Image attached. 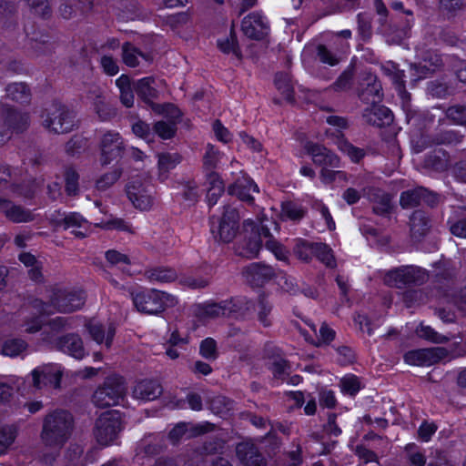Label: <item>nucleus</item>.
Returning a JSON list of instances; mask_svg holds the SVG:
<instances>
[{
  "instance_id": "obj_59",
  "label": "nucleus",
  "mask_w": 466,
  "mask_h": 466,
  "mask_svg": "<svg viewBox=\"0 0 466 466\" xmlns=\"http://www.w3.org/2000/svg\"><path fill=\"white\" fill-rule=\"evenodd\" d=\"M336 336V332L327 323L323 322L319 329L317 341L314 343L317 347L329 345Z\"/></svg>"
},
{
  "instance_id": "obj_60",
  "label": "nucleus",
  "mask_w": 466,
  "mask_h": 466,
  "mask_svg": "<svg viewBox=\"0 0 466 466\" xmlns=\"http://www.w3.org/2000/svg\"><path fill=\"white\" fill-rule=\"evenodd\" d=\"M229 439H210L201 447V454L213 455L224 449Z\"/></svg>"
},
{
  "instance_id": "obj_47",
  "label": "nucleus",
  "mask_w": 466,
  "mask_h": 466,
  "mask_svg": "<svg viewBox=\"0 0 466 466\" xmlns=\"http://www.w3.org/2000/svg\"><path fill=\"white\" fill-rule=\"evenodd\" d=\"M306 209L299 204L287 201L281 205V216L288 219L298 221L304 218Z\"/></svg>"
},
{
  "instance_id": "obj_33",
  "label": "nucleus",
  "mask_w": 466,
  "mask_h": 466,
  "mask_svg": "<svg viewBox=\"0 0 466 466\" xmlns=\"http://www.w3.org/2000/svg\"><path fill=\"white\" fill-rule=\"evenodd\" d=\"M139 57L151 63L152 57L148 54L141 52L137 47L129 42H126L122 46V59L123 62L129 67H136L139 66Z\"/></svg>"
},
{
  "instance_id": "obj_1",
  "label": "nucleus",
  "mask_w": 466,
  "mask_h": 466,
  "mask_svg": "<svg viewBox=\"0 0 466 466\" xmlns=\"http://www.w3.org/2000/svg\"><path fill=\"white\" fill-rule=\"evenodd\" d=\"M246 233L249 232L248 237H245L236 247V252L238 256L252 258L258 256L263 239L265 246L271 250L279 260L287 259V251L274 239L269 232L268 225L263 224L259 227L256 226L253 220L247 219L243 223Z\"/></svg>"
},
{
  "instance_id": "obj_22",
  "label": "nucleus",
  "mask_w": 466,
  "mask_h": 466,
  "mask_svg": "<svg viewBox=\"0 0 466 466\" xmlns=\"http://www.w3.org/2000/svg\"><path fill=\"white\" fill-rule=\"evenodd\" d=\"M306 152L311 156L314 164L321 167H339V157L323 145L308 142L305 145Z\"/></svg>"
},
{
  "instance_id": "obj_45",
  "label": "nucleus",
  "mask_w": 466,
  "mask_h": 466,
  "mask_svg": "<svg viewBox=\"0 0 466 466\" xmlns=\"http://www.w3.org/2000/svg\"><path fill=\"white\" fill-rule=\"evenodd\" d=\"M228 309L225 300L220 302H208L201 307V315L211 319L228 317Z\"/></svg>"
},
{
  "instance_id": "obj_30",
  "label": "nucleus",
  "mask_w": 466,
  "mask_h": 466,
  "mask_svg": "<svg viewBox=\"0 0 466 466\" xmlns=\"http://www.w3.org/2000/svg\"><path fill=\"white\" fill-rule=\"evenodd\" d=\"M0 211L14 223H25L34 219L32 212L19 205L0 198Z\"/></svg>"
},
{
  "instance_id": "obj_56",
  "label": "nucleus",
  "mask_w": 466,
  "mask_h": 466,
  "mask_svg": "<svg viewBox=\"0 0 466 466\" xmlns=\"http://www.w3.org/2000/svg\"><path fill=\"white\" fill-rule=\"evenodd\" d=\"M316 56L321 63L334 66L339 63V57L336 53L328 48L325 45H318L316 47Z\"/></svg>"
},
{
  "instance_id": "obj_46",
  "label": "nucleus",
  "mask_w": 466,
  "mask_h": 466,
  "mask_svg": "<svg viewBox=\"0 0 466 466\" xmlns=\"http://www.w3.org/2000/svg\"><path fill=\"white\" fill-rule=\"evenodd\" d=\"M372 209L375 214L384 216L390 212L391 198L389 194L378 191L374 195Z\"/></svg>"
},
{
  "instance_id": "obj_49",
  "label": "nucleus",
  "mask_w": 466,
  "mask_h": 466,
  "mask_svg": "<svg viewBox=\"0 0 466 466\" xmlns=\"http://www.w3.org/2000/svg\"><path fill=\"white\" fill-rule=\"evenodd\" d=\"M275 85L277 88L284 96L285 99L290 103L294 101L293 86L290 83L289 75L284 73H278L275 77Z\"/></svg>"
},
{
  "instance_id": "obj_11",
  "label": "nucleus",
  "mask_w": 466,
  "mask_h": 466,
  "mask_svg": "<svg viewBox=\"0 0 466 466\" xmlns=\"http://www.w3.org/2000/svg\"><path fill=\"white\" fill-rule=\"evenodd\" d=\"M39 441L33 455L40 464L52 466L60 455L61 450L68 439H37Z\"/></svg>"
},
{
  "instance_id": "obj_44",
  "label": "nucleus",
  "mask_w": 466,
  "mask_h": 466,
  "mask_svg": "<svg viewBox=\"0 0 466 466\" xmlns=\"http://www.w3.org/2000/svg\"><path fill=\"white\" fill-rule=\"evenodd\" d=\"M181 156L177 153H162L158 155V168L163 177L169 170L175 168L181 162Z\"/></svg>"
},
{
  "instance_id": "obj_32",
  "label": "nucleus",
  "mask_w": 466,
  "mask_h": 466,
  "mask_svg": "<svg viewBox=\"0 0 466 466\" xmlns=\"http://www.w3.org/2000/svg\"><path fill=\"white\" fill-rule=\"evenodd\" d=\"M159 114L167 115V116H169L171 118V120L169 122L157 121L154 125L153 129H154L155 133L157 134L162 139H170L176 134V131H177V124L176 123H177V120H178L180 118L181 113L179 112V116L177 117H174L173 116L174 113H172V111L164 107V109H162V112H160Z\"/></svg>"
},
{
  "instance_id": "obj_7",
  "label": "nucleus",
  "mask_w": 466,
  "mask_h": 466,
  "mask_svg": "<svg viewBox=\"0 0 466 466\" xmlns=\"http://www.w3.org/2000/svg\"><path fill=\"white\" fill-rule=\"evenodd\" d=\"M73 415L65 410H56L48 413L43 421V434L53 437H68L74 433Z\"/></svg>"
},
{
  "instance_id": "obj_55",
  "label": "nucleus",
  "mask_w": 466,
  "mask_h": 466,
  "mask_svg": "<svg viewBox=\"0 0 466 466\" xmlns=\"http://www.w3.org/2000/svg\"><path fill=\"white\" fill-rule=\"evenodd\" d=\"M417 333L420 338L436 344L445 343L450 340V337L438 333L430 326L421 325L417 329Z\"/></svg>"
},
{
  "instance_id": "obj_41",
  "label": "nucleus",
  "mask_w": 466,
  "mask_h": 466,
  "mask_svg": "<svg viewBox=\"0 0 466 466\" xmlns=\"http://www.w3.org/2000/svg\"><path fill=\"white\" fill-rule=\"evenodd\" d=\"M218 46L225 54L233 53L236 57L241 59L242 55L238 45L237 35L234 31V28L231 27L229 35L225 39L218 40Z\"/></svg>"
},
{
  "instance_id": "obj_54",
  "label": "nucleus",
  "mask_w": 466,
  "mask_h": 466,
  "mask_svg": "<svg viewBox=\"0 0 466 466\" xmlns=\"http://www.w3.org/2000/svg\"><path fill=\"white\" fill-rule=\"evenodd\" d=\"M66 191L69 196H76L78 193L79 175L74 167H66L65 170Z\"/></svg>"
},
{
  "instance_id": "obj_31",
  "label": "nucleus",
  "mask_w": 466,
  "mask_h": 466,
  "mask_svg": "<svg viewBox=\"0 0 466 466\" xmlns=\"http://www.w3.org/2000/svg\"><path fill=\"white\" fill-rule=\"evenodd\" d=\"M1 114L5 124L14 132L21 133L27 129L29 126V116L27 114L18 112L5 106H2Z\"/></svg>"
},
{
  "instance_id": "obj_19",
  "label": "nucleus",
  "mask_w": 466,
  "mask_h": 466,
  "mask_svg": "<svg viewBox=\"0 0 466 466\" xmlns=\"http://www.w3.org/2000/svg\"><path fill=\"white\" fill-rule=\"evenodd\" d=\"M85 328L94 341L104 344L106 349L111 348L116 334V327L113 323H102L92 319L86 322Z\"/></svg>"
},
{
  "instance_id": "obj_20",
  "label": "nucleus",
  "mask_w": 466,
  "mask_h": 466,
  "mask_svg": "<svg viewBox=\"0 0 466 466\" xmlns=\"http://www.w3.org/2000/svg\"><path fill=\"white\" fill-rule=\"evenodd\" d=\"M241 29L246 36L250 39H263L269 32L267 19L258 13H251L244 17Z\"/></svg>"
},
{
  "instance_id": "obj_29",
  "label": "nucleus",
  "mask_w": 466,
  "mask_h": 466,
  "mask_svg": "<svg viewBox=\"0 0 466 466\" xmlns=\"http://www.w3.org/2000/svg\"><path fill=\"white\" fill-rule=\"evenodd\" d=\"M442 66V59L436 54H429L418 64H411L410 69L416 80L429 77Z\"/></svg>"
},
{
  "instance_id": "obj_13",
  "label": "nucleus",
  "mask_w": 466,
  "mask_h": 466,
  "mask_svg": "<svg viewBox=\"0 0 466 466\" xmlns=\"http://www.w3.org/2000/svg\"><path fill=\"white\" fill-rule=\"evenodd\" d=\"M236 446V456L241 466H267V459L252 442L254 439H243Z\"/></svg>"
},
{
  "instance_id": "obj_16",
  "label": "nucleus",
  "mask_w": 466,
  "mask_h": 466,
  "mask_svg": "<svg viewBox=\"0 0 466 466\" xmlns=\"http://www.w3.org/2000/svg\"><path fill=\"white\" fill-rule=\"evenodd\" d=\"M359 97L367 104L380 103L382 87L375 75L365 71L360 76Z\"/></svg>"
},
{
  "instance_id": "obj_53",
  "label": "nucleus",
  "mask_w": 466,
  "mask_h": 466,
  "mask_svg": "<svg viewBox=\"0 0 466 466\" xmlns=\"http://www.w3.org/2000/svg\"><path fill=\"white\" fill-rule=\"evenodd\" d=\"M463 7V0H440V11L448 18L456 16Z\"/></svg>"
},
{
  "instance_id": "obj_26",
  "label": "nucleus",
  "mask_w": 466,
  "mask_h": 466,
  "mask_svg": "<svg viewBox=\"0 0 466 466\" xmlns=\"http://www.w3.org/2000/svg\"><path fill=\"white\" fill-rule=\"evenodd\" d=\"M410 234L413 241H420L429 233L431 220L422 210H415L410 217Z\"/></svg>"
},
{
  "instance_id": "obj_10",
  "label": "nucleus",
  "mask_w": 466,
  "mask_h": 466,
  "mask_svg": "<svg viewBox=\"0 0 466 466\" xmlns=\"http://www.w3.org/2000/svg\"><path fill=\"white\" fill-rule=\"evenodd\" d=\"M99 148L100 162L106 166L124 155L126 146L119 133L107 131L101 137Z\"/></svg>"
},
{
  "instance_id": "obj_9",
  "label": "nucleus",
  "mask_w": 466,
  "mask_h": 466,
  "mask_svg": "<svg viewBox=\"0 0 466 466\" xmlns=\"http://www.w3.org/2000/svg\"><path fill=\"white\" fill-rule=\"evenodd\" d=\"M240 216L237 208L231 205L224 206L222 217L218 225H212L211 232L214 238L224 243L232 241L238 230Z\"/></svg>"
},
{
  "instance_id": "obj_15",
  "label": "nucleus",
  "mask_w": 466,
  "mask_h": 466,
  "mask_svg": "<svg viewBox=\"0 0 466 466\" xmlns=\"http://www.w3.org/2000/svg\"><path fill=\"white\" fill-rule=\"evenodd\" d=\"M278 275L279 272L274 268L264 263H251L242 269L245 280L254 287H261Z\"/></svg>"
},
{
  "instance_id": "obj_28",
  "label": "nucleus",
  "mask_w": 466,
  "mask_h": 466,
  "mask_svg": "<svg viewBox=\"0 0 466 466\" xmlns=\"http://www.w3.org/2000/svg\"><path fill=\"white\" fill-rule=\"evenodd\" d=\"M56 350L77 360L83 359L86 355L83 340L80 336L76 333H69L59 337V340L56 342Z\"/></svg>"
},
{
  "instance_id": "obj_52",
  "label": "nucleus",
  "mask_w": 466,
  "mask_h": 466,
  "mask_svg": "<svg viewBox=\"0 0 466 466\" xmlns=\"http://www.w3.org/2000/svg\"><path fill=\"white\" fill-rule=\"evenodd\" d=\"M105 258L110 266L117 267L122 270L125 266L131 264L130 258L127 254L121 253L116 249H109L105 253Z\"/></svg>"
},
{
  "instance_id": "obj_64",
  "label": "nucleus",
  "mask_w": 466,
  "mask_h": 466,
  "mask_svg": "<svg viewBox=\"0 0 466 466\" xmlns=\"http://www.w3.org/2000/svg\"><path fill=\"white\" fill-rule=\"evenodd\" d=\"M451 302L460 312L466 315V285L451 294Z\"/></svg>"
},
{
  "instance_id": "obj_38",
  "label": "nucleus",
  "mask_w": 466,
  "mask_h": 466,
  "mask_svg": "<svg viewBox=\"0 0 466 466\" xmlns=\"http://www.w3.org/2000/svg\"><path fill=\"white\" fill-rule=\"evenodd\" d=\"M97 441L98 446L91 447L84 455L82 460V466H86L89 463H94L97 461L99 457V452L103 448L112 446L114 444H117L116 441L117 439H96Z\"/></svg>"
},
{
  "instance_id": "obj_51",
  "label": "nucleus",
  "mask_w": 466,
  "mask_h": 466,
  "mask_svg": "<svg viewBox=\"0 0 466 466\" xmlns=\"http://www.w3.org/2000/svg\"><path fill=\"white\" fill-rule=\"evenodd\" d=\"M122 169L116 167L113 170L102 175L96 182L98 190H106L113 186L121 177Z\"/></svg>"
},
{
  "instance_id": "obj_21",
  "label": "nucleus",
  "mask_w": 466,
  "mask_h": 466,
  "mask_svg": "<svg viewBox=\"0 0 466 466\" xmlns=\"http://www.w3.org/2000/svg\"><path fill=\"white\" fill-rule=\"evenodd\" d=\"M437 202L438 197L422 187L405 190L400 198V204L403 208H412L421 203L434 206Z\"/></svg>"
},
{
  "instance_id": "obj_48",
  "label": "nucleus",
  "mask_w": 466,
  "mask_h": 466,
  "mask_svg": "<svg viewBox=\"0 0 466 466\" xmlns=\"http://www.w3.org/2000/svg\"><path fill=\"white\" fill-rule=\"evenodd\" d=\"M272 310V305L268 299L265 294H260L258 299V320L265 327L271 325L270 313Z\"/></svg>"
},
{
  "instance_id": "obj_61",
  "label": "nucleus",
  "mask_w": 466,
  "mask_h": 466,
  "mask_svg": "<svg viewBox=\"0 0 466 466\" xmlns=\"http://www.w3.org/2000/svg\"><path fill=\"white\" fill-rule=\"evenodd\" d=\"M446 116L455 124L466 127V106H452L446 110Z\"/></svg>"
},
{
  "instance_id": "obj_36",
  "label": "nucleus",
  "mask_w": 466,
  "mask_h": 466,
  "mask_svg": "<svg viewBox=\"0 0 466 466\" xmlns=\"http://www.w3.org/2000/svg\"><path fill=\"white\" fill-rule=\"evenodd\" d=\"M5 93L8 98L19 103H28L31 99V91L25 83L9 84Z\"/></svg>"
},
{
  "instance_id": "obj_57",
  "label": "nucleus",
  "mask_w": 466,
  "mask_h": 466,
  "mask_svg": "<svg viewBox=\"0 0 466 466\" xmlns=\"http://www.w3.org/2000/svg\"><path fill=\"white\" fill-rule=\"evenodd\" d=\"M84 453V448L76 442L70 443L65 452V459L67 466H78L80 459Z\"/></svg>"
},
{
  "instance_id": "obj_58",
  "label": "nucleus",
  "mask_w": 466,
  "mask_h": 466,
  "mask_svg": "<svg viewBox=\"0 0 466 466\" xmlns=\"http://www.w3.org/2000/svg\"><path fill=\"white\" fill-rule=\"evenodd\" d=\"M58 224L62 226L64 229L80 228L86 224V220L77 213H71L61 219Z\"/></svg>"
},
{
  "instance_id": "obj_12",
  "label": "nucleus",
  "mask_w": 466,
  "mask_h": 466,
  "mask_svg": "<svg viewBox=\"0 0 466 466\" xmlns=\"http://www.w3.org/2000/svg\"><path fill=\"white\" fill-rule=\"evenodd\" d=\"M31 376L32 384L35 389L40 390L47 386L57 389L60 387L62 370L56 364L47 363L34 369Z\"/></svg>"
},
{
  "instance_id": "obj_4",
  "label": "nucleus",
  "mask_w": 466,
  "mask_h": 466,
  "mask_svg": "<svg viewBox=\"0 0 466 466\" xmlns=\"http://www.w3.org/2000/svg\"><path fill=\"white\" fill-rule=\"evenodd\" d=\"M41 117L43 127L53 134L69 133L76 126L74 113L59 102H54L46 107Z\"/></svg>"
},
{
  "instance_id": "obj_40",
  "label": "nucleus",
  "mask_w": 466,
  "mask_h": 466,
  "mask_svg": "<svg viewBox=\"0 0 466 466\" xmlns=\"http://www.w3.org/2000/svg\"><path fill=\"white\" fill-rule=\"evenodd\" d=\"M27 346V343L24 339H9L3 343L2 353L5 356L15 358L24 353Z\"/></svg>"
},
{
  "instance_id": "obj_43",
  "label": "nucleus",
  "mask_w": 466,
  "mask_h": 466,
  "mask_svg": "<svg viewBox=\"0 0 466 466\" xmlns=\"http://www.w3.org/2000/svg\"><path fill=\"white\" fill-rule=\"evenodd\" d=\"M234 402L225 396H215L210 400V410L220 417L227 416L233 410Z\"/></svg>"
},
{
  "instance_id": "obj_25",
  "label": "nucleus",
  "mask_w": 466,
  "mask_h": 466,
  "mask_svg": "<svg viewBox=\"0 0 466 466\" xmlns=\"http://www.w3.org/2000/svg\"><path fill=\"white\" fill-rule=\"evenodd\" d=\"M162 392L163 388L157 380L144 379L135 384L132 395L137 400L151 401L160 397Z\"/></svg>"
},
{
  "instance_id": "obj_23",
  "label": "nucleus",
  "mask_w": 466,
  "mask_h": 466,
  "mask_svg": "<svg viewBox=\"0 0 466 466\" xmlns=\"http://www.w3.org/2000/svg\"><path fill=\"white\" fill-rule=\"evenodd\" d=\"M362 117L367 124L378 127L390 126L393 122L392 112L379 103L370 104V106L365 108Z\"/></svg>"
},
{
  "instance_id": "obj_27",
  "label": "nucleus",
  "mask_w": 466,
  "mask_h": 466,
  "mask_svg": "<svg viewBox=\"0 0 466 466\" xmlns=\"http://www.w3.org/2000/svg\"><path fill=\"white\" fill-rule=\"evenodd\" d=\"M214 429L215 424L208 421L197 424L179 422L169 431L168 437H182L185 434H189V437H198L212 432Z\"/></svg>"
},
{
  "instance_id": "obj_6",
  "label": "nucleus",
  "mask_w": 466,
  "mask_h": 466,
  "mask_svg": "<svg viewBox=\"0 0 466 466\" xmlns=\"http://www.w3.org/2000/svg\"><path fill=\"white\" fill-rule=\"evenodd\" d=\"M427 271L416 266H402L390 270L384 277V282L397 289L406 286H420L428 280Z\"/></svg>"
},
{
  "instance_id": "obj_18",
  "label": "nucleus",
  "mask_w": 466,
  "mask_h": 466,
  "mask_svg": "<svg viewBox=\"0 0 466 466\" xmlns=\"http://www.w3.org/2000/svg\"><path fill=\"white\" fill-rule=\"evenodd\" d=\"M123 429L120 413L116 410L103 412L96 420L95 434L96 437H114Z\"/></svg>"
},
{
  "instance_id": "obj_2",
  "label": "nucleus",
  "mask_w": 466,
  "mask_h": 466,
  "mask_svg": "<svg viewBox=\"0 0 466 466\" xmlns=\"http://www.w3.org/2000/svg\"><path fill=\"white\" fill-rule=\"evenodd\" d=\"M86 295L80 289L55 286L48 290L47 301L35 300L34 307L43 314L72 313L82 309Z\"/></svg>"
},
{
  "instance_id": "obj_37",
  "label": "nucleus",
  "mask_w": 466,
  "mask_h": 466,
  "mask_svg": "<svg viewBox=\"0 0 466 466\" xmlns=\"http://www.w3.org/2000/svg\"><path fill=\"white\" fill-rule=\"evenodd\" d=\"M228 316L231 315H243L252 308V302L246 297H236L230 299H226Z\"/></svg>"
},
{
  "instance_id": "obj_3",
  "label": "nucleus",
  "mask_w": 466,
  "mask_h": 466,
  "mask_svg": "<svg viewBox=\"0 0 466 466\" xmlns=\"http://www.w3.org/2000/svg\"><path fill=\"white\" fill-rule=\"evenodd\" d=\"M132 299L138 311L151 315L161 313L167 308L177 304V299L174 295L154 289L132 294Z\"/></svg>"
},
{
  "instance_id": "obj_24",
  "label": "nucleus",
  "mask_w": 466,
  "mask_h": 466,
  "mask_svg": "<svg viewBox=\"0 0 466 466\" xmlns=\"http://www.w3.org/2000/svg\"><path fill=\"white\" fill-rule=\"evenodd\" d=\"M228 192L229 195L236 196L241 201L252 204L254 201L252 193H258V187L250 177L242 176L228 186Z\"/></svg>"
},
{
  "instance_id": "obj_8",
  "label": "nucleus",
  "mask_w": 466,
  "mask_h": 466,
  "mask_svg": "<svg viewBox=\"0 0 466 466\" xmlns=\"http://www.w3.org/2000/svg\"><path fill=\"white\" fill-rule=\"evenodd\" d=\"M465 354L466 352L457 354L443 347H434L410 350L405 353L404 360L410 365L431 366L444 359H454Z\"/></svg>"
},
{
  "instance_id": "obj_34",
  "label": "nucleus",
  "mask_w": 466,
  "mask_h": 466,
  "mask_svg": "<svg viewBox=\"0 0 466 466\" xmlns=\"http://www.w3.org/2000/svg\"><path fill=\"white\" fill-rule=\"evenodd\" d=\"M146 278L151 282L169 283L177 279V272L170 268L157 267L147 269Z\"/></svg>"
},
{
  "instance_id": "obj_50",
  "label": "nucleus",
  "mask_w": 466,
  "mask_h": 466,
  "mask_svg": "<svg viewBox=\"0 0 466 466\" xmlns=\"http://www.w3.org/2000/svg\"><path fill=\"white\" fill-rule=\"evenodd\" d=\"M313 256L317 257L318 259L329 268L336 266L331 249L326 244L314 243Z\"/></svg>"
},
{
  "instance_id": "obj_17",
  "label": "nucleus",
  "mask_w": 466,
  "mask_h": 466,
  "mask_svg": "<svg viewBox=\"0 0 466 466\" xmlns=\"http://www.w3.org/2000/svg\"><path fill=\"white\" fill-rule=\"evenodd\" d=\"M153 84L154 79L152 77H144L138 80L135 86V90L137 96L141 99H143L147 104H148L154 111L160 113L162 112V109L166 107L167 109L174 113V117H177L179 116V109L176 107L174 105H157L152 102V99L156 98L157 95V91L153 86Z\"/></svg>"
},
{
  "instance_id": "obj_62",
  "label": "nucleus",
  "mask_w": 466,
  "mask_h": 466,
  "mask_svg": "<svg viewBox=\"0 0 466 466\" xmlns=\"http://www.w3.org/2000/svg\"><path fill=\"white\" fill-rule=\"evenodd\" d=\"M341 390L351 396L355 395L360 390V382L354 375H349L340 380Z\"/></svg>"
},
{
  "instance_id": "obj_14",
  "label": "nucleus",
  "mask_w": 466,
  "mask_h": 466,
  "mask_svg": "<svg viewBox=\"0 0 466 466\" xmlns=\"http://www.w3.org/2000/svg\"><path fill=\"white\" fill-rule=\"evenodd\" d=\"M152 189L151 185L143 184L138 179H136L127 186V194L137 208L147 210L154 203Z\"/></svg>"
},
{
  "instance_id": "obj_63",
  "label": "nucleus",
  "mask_w": 466,
  "mask_h": 466,
  "mask_svg": "<svg viewBox=\"0 0 466 466\" xmlns=\"http://www.w3.org/2000/svg\"><path fill=\"white\" fill-rule=\"evenodd\" d=\"M199 352L207 360H216L218 357L216 341L211 338L205 339L201 341Z\"/></svg>"
},
{
  "instance_id": "obj_42",
  "label": "nucleus",
  "mask_w": 466,
  "mask_h": 466,
  "mask_svg": "<svg viewBox=\"0 0 466 466\" xmlns=\"http://www.w3.org/2000/svg\"><path fill=\"white\" fill-rule=\"evenodd\" d=\"M221 157L222 153L214 146L208 144L203 156V167L205 172L215 171Z\"/></svg>"
},
{
  "instance_id": "obj_5",
  "label": "nucleus",
  "mask_w": 466,
  "mask_h": 466,
  "mask_svg": "<svg viewBox=\"0 0 466 466\" xmlns=\"http://www.w3.org/2000/svg\"><path fill=\"white\" fill-rule=\"evenodd\" d=\"M127 385L123 377L112 375L106 378L104 383L93 394V402L96 407L116 406L125 399Z\"/></svg>"
},
{
  "instance_id": "obj_39",
  "label": "nucleus",
  "mask_w": 466,
  "mask_h": 466,
  "mask_svg": "<svg viewBox=\"0 0 466 466\" xmlns=\"http://www.w3.org/2000/svg\"><path fill=\"white\" fill-rule=\"evenodd\" d=\"M93 106L98 117L103 121L110 120L116 115V109L106 103L105 97L100 94L96 96Z\"/></svg>"
},
{
  "instance_id": "obj_35",
  "label": "nucleus",
  "mask_w": 466,
  "mask_h": 466,
  "mask_svg": "<svg viewBox=\"0 0 466 466\" xmlns=\"http://www.w3.org/2000/svg\"><path fill=\"white\" fill-rule=\"evenodd\" d=\"M335 144L338 149L354 163H359L366 155L363 148L353 146L343 136L339 137Z\"/></svg>"
}]
</instances>
